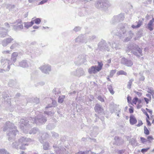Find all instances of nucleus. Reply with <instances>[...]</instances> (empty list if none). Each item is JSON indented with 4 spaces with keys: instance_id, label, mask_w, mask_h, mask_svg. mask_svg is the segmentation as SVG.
<instances>
[{
    "instance_id": "52",
    "label": "nucleus",
    "mask_w": 154,
    "mask_h": 154,
    "mask_svg": "<svg viewBox=\"0 0 154 154\" xmlns=\"http://www.w3.org/2000/svg\"><path fill=\"white\" fill-rule=\"evenodd\" d=\"M97 99L101 102H104V101L103 98L100 96H99L98 97Z\"/></svg>"
},
{
    "instance_id": "19",
    "label": "nucleus",
    "mask_w": 154,
    "mask_h": 154,
    "mask_svg": "<svg viewBox=\"0 0 154 154\" xmlns=\"http://www.w3.org/2000/svg\"><path fill=\"white\" fill-rule=\"evenodd\" d=\"M97 72H99L97 70L96 66H92L88 69V72L90 74H95Z\"/></svg>"
},
{
    "instance_id": "49",
    "label": "nucleus",
    "mask_w": 154,
    "mask_h": 154,
    "mask_svg": "<svg viewBox=\"0 0 154 154\" xmlns=\"http://www.w3.org/2000/svg\"><path fill=\"white\" fill-rule=\"evenodd\" d=\"M138 100V98L137 97H135L133 98L132 100L133 103L135 104H136L137 103Z\"/></svg>"
},
{
    "instance_id": "25",
    "label": "nucleus",
    "mask_w": 154,
    "mask_h": 154,
    "mask_svg": "<svg viewBox=\"0 0 154 154\" xmlns=\"http://www.w3.org/2000/svg\"><path fill=\"white\" fill-rule=\"evenodd\" d=\"M116 16L119 22L123 21L124 19V14L123 13H121L117 15H116Z\"/></svg>"
},
{
    "instance_id": "7",
    "label": "nucleus",
    "mask_w": 154,
    "mask_h": 154,
    "mask_svg": "<svg viewBox=\"0 0 154 154\" xmlns=\"http://www.w3.org/2000/svg\"><path fill=\"white\" fill-rule=\"evenodd\" d=\"M31 139L29 138H27L24 137H21L19 139V143H20L21 146H20L19 149L24 150L26 149V146H28V144L25 143L30 142Z\"/></svg>"
},
{
    "instance_id": "31",
    "label": "nucleus",
    "mask_w": 154,
    "mask_h": 154,
    "mask_svg": "<svg viewBox=\"0 0 154 154\" xmlns=\"http://www.w3.org/2000/svg\"><path fill=\"white\" fill-rule=\"evenodd\" d=\"M97 63L98 64V66H96V68L97 70L99 71L102 69V67L103 66V63L102 62H100L99 61L97 62Z\"/></svg>"
},
{
    "instance_id": "43",
    "label": "nucleus",
    "mask_w": 154,
    "mask_h": 154,
    "mask_svg": "<svg viewBox=\"0 0 154 154\" xmlns=\"http://www.w3.org/2000/svg\"><path fill=\"white\" fill-rule=\"evenodd\" d=\"M51 134H52V136L53 137H54L57 139L59 137V135L57 133L52 131L51 132Z\"/></svg>"
},
{
    "instance_id": "23",
    "label": "nucleus",
    "mask_w": 154,
    "mask_h": 154,
    "mask_svg": "<svg viewBox=\"0 0 154 154\" xmlns=\"http://www.w3.org/2000/svg\"><path fill=\"white\" fill-rule=\"evenodd\" d=\"M154 22V19L152 18V19L150 20L147 24V28L150 31L153 30V28L152 27L153 23Z\"/></svg>"
},
{
    "instance_id": "17",
    "label": "nucleus",
    "mask_w": 154,
    "mask_h": 154,
    "mask_svg": "<svg viewBox=\"0 0 154 154\" xmlns=\"http://www.w3.org/2000/svg\"><path fill=\"white\" fill-rule=\"evenodd\" d=\"M84 57L82 55H79L76 59L75 63V64L79 65L84 63Z\"/></svg>"
},
{
    "instance_id": "6",
    "label": "nucleus",
    "mask_w": 154,
    "mask_h": 154,
    "mask_svg": "<svg viewBox=\"0 0 154 154\" xmlns=\"http://www.w3.org/2000/svg\"><path fill=\"white\" fill-rule=\"evenodd\" d=\"M98 48L100 51H109L110 48L106 42L101 39L98 44Z\"/></svg>"
},
{
    "instance_id": "10",
    "label": "nucleus",
    "mask_w": 154,
    "mask_h": 154,
    "mask_svg": "<svg viewBox=\"0 0 154 154\" xmlns=\"http://www.w3.org/2000/svg\"><path fill=\"white\" fill-rule=\"evenodd\" d=\"M39 68L43 72L46 74H49L51 69V66L49 65L42 66Z\"/></svg>"
},
{
    "instance_id": "12",
    "label": "nucleus",
    "mask_w": 154,
    "mask_h": 154,
    "mask_svg": "<svg viewBox=\"0 0 154 154\" xmlns=\"http://www.w3.org/2000/svg\"><path fill=\"white\" fill-rule=\"evenodd\" d=\"M13 40L14 39L10 36V37L6 38L2 40V44L3 46L6 47L8 44L11 43Z\"/></svg>"
},
{
    "instance_id": "21",
    "label": "nucleus",
    "mask_w": 154,
    "mask_h": 154,
    "mask_svg": "<svg viewBox=\"0 0 154 154\" xmlns=\"http://www.w3.org/2000/svg\"><path fill=\"white\" fill-rule=\"evenodd\" d=\"M137 122V120L135 116L133 115H131L130 117V123L131 125L135 124Z\"/></svg>"
},
{
    "instance_id": "36",
    "label": "nucleus",
    "mask_w": 154,
    "mask_h": 154,
    "mask_svg": "<svg viewBox=\"0 0 154 154\" xmlns=\"http://www.w3.org/2000/svg\"><path fill=\"white\" fill-rule=\"evenodd\" d=\"M33 19V18L32 19V21H33V24L35 23L36 24H38L41 22V20L39 18H37L34 20Z\"/></svg>"
},
{
    "instance_id": "34",
    "label": "nucleus",
    "mask_w": 154,
    "mask_h": 154,
    "mask_svg": "<svg viewBox=\"0 0 154 154\" xmlns=\"http://www.w3.org/2000/svg\"><path fill=\"white\" fill-rule=\"evenodd\" d=\"M44 115L46 114L48 116H53L54 113L53 111H45L44 112Z\"/></svg>"
},
{
    "instance_id": "27",
    "label": "nucleus",
    "mask_w": 154,
    "mask_h": 154,
    "mask_svg": "<svg viewBox=\"0 0 154 154\" xmlns=\"http://www.w3.org/2000/svg\"><path fill=\"white\" fill-rule=\"evenodd\" d=\"M11 146L13 148L18 149L19 148L20 146H21V145L20 143H19V142H15L13 143Z\"/></svg>"
},
{
    "instance_id": "47",
    "label": "nucleus",
    "mask_w": 154,
    "mask_h": 154,
    "mask_svg": "<svg viewBox=\"0 0 154 154\" xmlns=\"http://www.w3.org/2000/svg\"><path fill=\"white\" fill-rule=\"evenodd\" d=\"M147 92L151 94H154V90H153L152 88H148Z\"/></svg>"
},
{
    "instance_id": "54",
    "label": "nucleus",
    "mask_w": 154,
    "mask_h": 154,
    "mask_svg": "<svg viewBox=\"0 0 154 154\" xmlns=\"http://www.w3.org/2000/svg\"><path fill=\"white\" fill-rule=\"evenodd\" d=\"M81 29L80 27L79 26H77L75 27L74 29V30L75 32H78Z\"/></svg>"
},
{
    "instance_id": "9",
    "label": "nucleus",
    "mask_w": 154,
    "mask_h": 154,
    "mask_svg": "<svg viewBox=\"0 0 154 154\" xmlns=\"http://www.w3.org/2000/svg\"><path fill=\"white\" fill-rule=\"evenodd\" d=\"M121 63L127 66H131L133 64V62L131 60L125 57H123L121 58Z\"/></svg>"
},
{
    "instance_id": "44",
    "label": "nucleus",
    "mask_w": 154,
    "mask_h": 154,
    "mask_svg": "<svg viewBox=\"0 0 154 154\" xmlns=\"http://www.w3.org/2000/svg\"><path fill=\"white\" fill-rule=\"evenodd\" d=\"M116 72V70H112L110 71L109 75L108 77H112Z\"/></svg>"
},
{
    "instance_id": "56",
    "label": "nucleus",
    "mask_w": 154,
    "mask_h": 154,
    "mask_svg": "<svg viewBox=\"0 0 154 154\" xmlns=\"http://www.w3.org/2000/svg\"><path fill=\"white\" fill-rule=\"evenodd\" d=\"M147 141H149V142H151L150 141V140H152L153 139V138L152 136H149L147 137Z\"/></svg>"
},
{
    "instance_id": "16",
    "label": "nucleus",
    "mask_w": 154,
    "mask_h": 154,
    "mask_svg": "<svg viewBox=\"0 0 154 154\" xmlns=\"http://www.w3.org/2000/svg\"><path fill=\"white\" fill-rule=\"evenodd\" d=\"M75 42L76 43H86V42L84 39V35L82 34L79 35L75 39Z\"/></svg>"
},
{
    "instance_id": "50",
    "label": "nucleus",
    "mask_w": 154,
    "mask_h": 154,
    "mask_svg": "<svg viewBox=\"0 0 154 154\" xmlns=\"http://www.w3.org/2000/svg\"><path fill=\"white\" fill-rule=\"evenodd\" d=\"M3 98L5 99V100H8L9 98L10 99V98H9V96L7 95H5V93L3 94Z\"/></svg>"
},
{
    "instance_id": "58",
    "label": "nucleus",
    "mask_w": 154,
    "mask_h": 154,
    "mask_svg": "<svg viewBox=\"0 0 154 154\" xmlns=\"http://www.w3.org/2000/svg\"><path fill=\"white\" fill-rule=\"evenodd\" d=\"M128 102L129 103H131V99L130 97L128 96L127 98Z\"/></svg>"
},
{
    "instance_id": "55",
    "label": "nucleus",
    "mask_w": 154,
    "mask_h": 154,
    "mask_svg": "<svg viewBox=\"0 0 154 154\" xmlns=\"http://www.w3.org/2000/svg\"><path fill=\"white\" fill-rule=\"evenodd\" d=\"M110 111L112 113H113V112H115V111H117V109H115L112 107H111L110 109Z\"/></svg>"
},
{
    "instance_id": "45",
    "label": "nucleus",
    "mask_w": 154,
    "mask_h": 154,
    "mask_svg": "<svg viewBox=\"0 0 154 154\" xmlns=\"http://www.w3.org/2000/svg\"><path fill=\"white\" fill-rule=\"evenodd\" d=\"M15 6L14 5H8L7 6V8L9 9L10 11H11L14 9Z\"/></svg>"
},
{
    "instance_id": "11",
    "label": "nucleus",
    "mask_w": 154,
    "mask_h": 154,
    "mask_svg": "<svg viewBox=\"0 0 154 154\" xmlns=\"http://www.w3.org/2000/svg\"><path fill=\"white\" fill-rule=\"evenodd\" d=\"M72 74L78 77H80L85 75V72L82 68L77 69L75 72H72Z\"/></svg>"
},
{
    "instance_id": "28",
    "label": "nucleus",
    "mask_w": 154,
    "mask_h": 154,
    "mask_svg": "<svg viewBox=\"0 0 154 154\" xmlns=\"http://www.w3.org/2000/svg\"><path fill=\"white\" fill-rule=\"evenodd\" d=\"M38 132H39L38 129L37 128H34L31 129L29 131V134H35Z\"/></svg>"
},
{
    "instance_id": "20",
    "label": "nucleus",
    "mask_w": 154,
    "mask_h": 154,
    "mask_svg": "<svg viewBox=\"0 0 154 154\" xmlns=\"http://www.w3.org/2000/svg\"><path fill=\"white\" fill-rule=\"evenodd\" d=\"M19 66L23 68H26L29 66L28 63L26 60H24L19 63Z\"/></svg>"
},
{
    "instance_id": "57",
    "label": "nucleus",
    "mask_w": 154,
    "mask_h": 154,
    "mask_svg": "<svg viewBox=\"0 0 154 154\" xmlns=\"http://www.w3.org/2000/svg\"><path fill=\"white\" fill-rule=\"evenodd\" d=\"M85 12L84 11H82L79 12V15L80 16H84L85 15V13H85Z\"/></svg>"
},
{
    "instance_id": "46",
    "label": "nucleus",
    "mask_w": 154,
    "mask_h": 154,
    "mask_svg": "<svg viewBox=\"0 0 154 154\" xmlns=\"http://www.w3.org/2000/svg\"><path fill=\"white\" fill-rule=\"evenodd\" d=\"M96 38V36L95 35H93L90 36L88 40L89 42L92 41Z\"/></svg>"
},
{
    "instance_id": "35",
    "label": "nucleus",
    "mask_w": 154,
    "mask_h": 154,
    "mask_svg": "<svg viewBox=\"0 0 154 154\" xmlns=\"http://www.w3.org/2000/svg\"><path fill=\"white\" fill-rule=\"evenodd\" d=\"M23 25L20 24L17 26H14V29L17 30H20L23 29Z\"/></svg>"
},
{
    "instance_id": "59",
    "label": "nucleus",
    "mask_w": 154,
    "mask_h": 154,
    "mask_svg": "<svg viewBox=\"0 0 154 154\" xmlns=\"http://www.w3.org/2000/svg\"><path fill=\"white\" fill-rule=\"evenodd\" d=\"M143 124V122L141 120L138 121V123L137 125V127H140Z\"/></svg>"
},
{
    "instance_id": "38",
    "label": "nucleus",
    "mask_w": 154,
    "mask_h": 154,
    "mask_svg": "<svg viewBox=\"0 0 154 154\" xmlns=\"http://www.w3.org/2000/svg\"><path fill=\"white\" fill-rule=\"evenodd\" d=\"M0 154H10L7 150L5 149H0Z\"/></svg>"
},
{
    "instance_id": "40",
    "label": "nucleus",
    "mask_w": 154,
    "mask_h": 154,
    "mask_svg": "<svg viewBox=\"0 0 154 154\" xmlns=\"http://www.w3.org/2000/svg\"><path fill=\"white\" fill-rule=\"evenodd\" d=\"M65 97V96L62 95L60 96L58 98V102L59 103H62L64 100V99Z\"/></svg>"
},
{
    "instance_id": "33",
    "label": "nucleus",
    "mask_w": 154,
    "mask_h": 154,
    "mask_svg": "<svg viewBox=\"0 0 154 154\" xmlns=\"http://www.w3.org/2000/svg\"><path fill=\"white\" fill-rule=\"evenodd\" d=\"M111 22L113 24H115L119 22V21H118V19L117 18L116 16H113Z\"/></svg>"
},
{
    "instance_id": "13",
    "label": "nucleus",
    "mask_w": 154,
    "mask_h": 154,
    "mask_svg": "<svg viewBox=\"0 0 154 154\" xmlns=\"http://www.w3.org/2000/svg\"><path fill=\"white\" fill-rule=\"evenodd\" d=\"M108 43L112 48H115L116 50L119 49L121 48V45L118 42L113 41L111 43L108 42Z\"/></svg>"
},
{
    "instance_id": "15",
    "label": "nucleus",
    "mask_w": 154,
    "mask_h": 154,
    "mask_svg": "<svg viewBox=\"0 0 154 154\" xmlns=\"http://www.w3.org/2000/svg\"><path fill=\"white\" fill-rule=\"evenodd\" d=\"M42 137H41V139H39L40 142L43 144V149L44 150H47L48 149L49 147V143L47 142H44L43 140Z\"/></svg>"
},
{
    "instance_id": "37",
    "label": "nucleus",
    "mask_w": 154,
    "mask_h": 154,
    "mask_svg": "<svg viewBox=\"0 0 154 154\" xmlns=\"http://www.w3.org/2000/svg\"><path fill=\"white\" fill-rule=\"evenodd\" d=\"M19 45V44L17 42H15L14 43L12 44L10 46V48L11 49H13L18 47Z\"/></svg>"
},
{
    "instance_id": "32",
    "label": "nucleus",
    "mask_w": 154,
    "mask_h": 154,
    "mask_svg": "<svg viewBox=\"0 0 154 154\" xmlns=\"http://www.w3.org/2000/svg\"><path fill=\"white\" fill-rule=\"evenodd\" d=\"M130 143L133 146H136L137 145V141L136 140V139L133 138L131 139Z\"/></svg>"
},
{
    "instance_id": "4",
    "label": "nucleus",
    "mask_w": 154,
    "mask_h": 154,
    "mask_svg": "<svg viewBox=\"0 0 154 154\" xmlns=\"http://www.w3.org/2000/svg\"><path fill=\"white\" fill-rule=\"evenodd\" d=\"M129 49L131 51V52L137 57L139 58L143 55L142 48H140L136 44H131L128 47Z\"/></svg>"
},
{
    "instance_id": "64",
    "label": "nucleus",
    "mask_w": 154,
    "mask_h": 154,
    "mask_svg": "<svg viewBox=\"0 0 154 154\" xmlns=\"http://www.w3.org/2000/svg\"><path fill=\"white\" fill-rule=\"evenodd\" d=\"M149 119H147L146 118V121L147 122V125L149 126H150L151 125V123L150 121H149L148 120Z\"/></svg>"
},
{
    "instance_id": "48",
    "label": "nucleus",
    "mask_w": 154,
    "mask_h": 154,
    "mask_svg": "<svg viewBox=\"0 0 154 154\" xmlns=\"http://www.w3.org/2000/svg\"><path fill=\"white\" fill-rule=\"evenodd\" d=\"M144 133L146 135H149V132L145 126L144 127Z\"/></svg>"
},
{
    "instance_id": "14",
    "label": "nucleus",
    "mask_w": 154,
    "mask_h": 154,
    "mask_svg": "<svg viewBox=\"0 0 154 154\" xmlns=\"http://www.w3.org/2000/svg\"><path fill=\"white\" fill-rule=\"evenodd\" d=\"M94 109L96 112L99 113L103 114L104 113L103 107L99 104H96L94 107Z\"/></svg>"
},
{
    "instance_id": "51",
    "label": "nucleus",
    "mask_w": 154,
    "mask_h": 154,
    "mask_svg": "<svg viewBox=\"0 0 154 154\" xmlns=\"http://www.w3.org/2000/svg\"><path fill=\"white\" fill-rule=\"evenodd\" d=\"M140 140L143 143H145V142H146L147 141V139H145L143 137H141Z\"/></svg>"
},
{
    "instance_id": "1",
    "label": "nucleus",
    "mask_w": 154,
    "mask_h": 154,
    "mask_svg": "<svg viewBox=\"0 0 154 154\" xmlns=\"http://www.w3.org/2000/svg\"><path fill=\"white\" fill-rule=\"evenodd\" d=\"M47 118L45 116V115L40 114L36 116L35 118L29 117L28 119H22L20 120L19 124L20 128L24 132V127L29 128L31 127L29 122H30L33 123L35 122L37 125H41L45 124Z\"/></svg>"
},
{
    "instance_id": "26",
    "label": "nucleus",
    "mask_w": 154,
    "mask_h": 154,
    "mask_svg": "<svg viewBox=\"0 0 154 154\" xmlns=\"http://www.w3.org/2000/svg\"><path fill=\"white\" fill-rule=\"evenodd\" d=\"M33 24V21H32L30 22H24V26L27 29L29 28Z\"/></svg>"
},
{
    "instance_id": "22",
    "label": "nucleus",
    "mask_w": 154,
    "mask_h": 154,
    "mask_svg": "<svg viewBox=\"0 0 154 154\" xmlns=\"http://www.w3.org/2000/svg\"><path fill=\"white\" fill-rule=\"evenodd\" d=\"M135 24H137V25H132L131 26V27L133 29L138 28L140 27V26L142 24L143 22L142 21L139 20L138 21H136L135 23Z\"/></svg>"
},
{
    "instance_id": "42",
    "label": "nucleus",
    "mask_w": 154,
    "mask_h": 154,
    "mask_svg": "<svg viewBox=\"0 0 154 154\" xmlns=\"http://www.w3.org/2000/svg\"><path fill=\"white\" fill-rule=\"evenodd\" d=\"M117 74L118 75H127V73L126 72H125L123 70H121L117 72Z\"/></svg>"
},
{
    "instance_id": "8",
    "label": "nucleus",
    "mask_w": 154,
    "mask_h": 154,
    "mask_svg": "<svg viewBox=\"0 0 154 154\" xmlns=\"http://www.w3.org/2000/svg\"><path fill=\"white\" fill-rule=\"evenodd\" d=\"M1 63L4 71H8L10 68V66L12 65L11 62L7 59H2L1 60Z\"/></svg>"
},
{
    "instance_id": "41",
    "label": "nucleus",
    "mask_w": 154,
    "mask_h": 154,
    "mask_svg": "<svg viewBox=\"0 0 154 154\" xmlns=\"http://www.w3.org/2000/svg\"><path fill=\"white\" fill-rule=\"evenodd\" d=\"M107 88L111 94H114V92L113 90V88L112 85H107Z\"/></svg>"
},
{
    "instance_id": "30",
    "label": "nucleus",
    "mask_w": 154,
    "mask_h": 154,
    "mask_svg": "<svg viewBox=\"0 0 154 154\" xmlns=\"http://www.w3.org/2000/svg\"><path fill=\"white\" fill-rule=\"evenodd\" d=\"M114 144L116 145H119L120 144V139L119 137H115L114 138Z\"/></svg>"
},
{
    "instance_id": "39",
    "label": "nucleus",
    "mask_w": 154,
    "mask_h": 154,
    "mask_svg": "<svg viewBox=\"0 0 154 154\" xmlns=\"http://www.w3.org/2000/svg\"><path fill=\"white\" fill-rule=\"evenodd\" d=\"M134 81V79H131L129 80L127 86L128 88L130 89L131 88L132 83Z\"/></svg>"
},
{
    "instance_id": "61",
    "label": "nucleus",
    "mask_w": 154,
    "mask_h": 154,
    "mask_svg": "<svg viewBox=\"0 0 154 154\" xmlns=\"http://www.w3.org/2000/svg\"><path fill=\"white\" fill-rule=\"evenodd\" d=\"M48 0H43L40 2L38 5H42L48 1Z\"/></svg>"
},
{
    "instance_id": "29",
    "label": "nucleus",
    "mask_w": 154,
    "mask_h": 154,
    "mask_svg": "<svg viewBox=\"0 0 154 154\" xmlns=\"http://www.w3.org/2000/svg\"><path fill=\"white\" fill-rule=\"evenodd\" d=\"M52 104L50 105L49 104L48 105V106H46L45 107V109H46L47 108L51 107L52 106L55 107L57 106V102L54 100H52Z\"/></svg>"
},
{
    "instance_id": "2",
    "label": "nucleus",
    "mask_w": 154,
    "mask_h": 154,
    "mask_svg": "<svg viewBox=\"0 0 154 154\" xmlns=\"http://www.w3.org/2000/svg\"><path fill=\"white\" fill-rule=\"evenodd\" d=\"M112 33L118 35L121 38H123L125 36H127L124 39V41L125 42H127L130 41L134 35V33L131 30L127 32L126 29H125V26L122 24L119 25L117 28L112 31Z\"/></svg>"
},
{
    "instance_id": "62",
    "label": "nucleus",
    "mask_w": 154,
    "mask_h": 154,
    "mask_svg": "<svg viewBox=\"0 0 154 154\" xmlns=\"http://www.w3.org/2000/svg\"><path fill=\"white\" fill-rule=\"evenodd\" d=\"M98 127L97 126H94L93 128L94 132H95V133L98 131Z\"/></svg>"
},
{
    "instance_id": "18",
    "label": "nucleus",
    "mask_w": 154,
    "mask_h": 154,
    "mask_svg": "<svg viewBox=\"0 0 154 154\" xmlns=\"http://www.w3.org/2000/svg\"><path fill=\"white\" fill-rule=\"evenodd\" d=\"M8 30L3 27L0 28V37L4 38L7 35Z\"/></svg>"
},
{
    "instance_id": "53",
    "label": "nucleus",
    "mask_w": 154,
    "mask_h": 154,
    "mask_svg": "<svg viewBox=\"0 0 154 154\" xmlns=\"http://www.w3.org/2000/svg\"><path fill=\"white\" fill-rule=\"evenodd\" d=\"M149 149V148H143L141 150V152L143 153H145V152H146Z\"/></svg>"
},
{
    "instance_id": "63",
    "label": "nucleus",
    "mask_w": 154,
    "mask_h": 154,
    "mask_svg": "<svg viewBox=\"0 0 154 154\" xmlns=\"http://www.w3.org/2000/svg\"><path fill=\"white\" fill-rule=\"evenodd\" d=\"M144 99L145 101V102H146V104H147L148 103L149 101H150V100H149V99H148L146 97H144Z\"/></svg>"
},
{
    "instance_id": "5",
    "label": "nucleus",
    "mask_w": 154,
    "mask_h": 154,
    "mask_svg": "<svg viewBox=\"0 0 154 154\" xmlns=\"http://www.w3.org/2000/svg\"><path fill=\"white\" fill-rule=\"evenodd\" d=\"M110 5L109 2L108 0H98L95 4L96 8L102 10L106 9Z\"/></svg>"
},
{
    "instance_id": "60",
    "label": "nucleus",
    "mask_w": 154,
    "mask_h": 154,
    "mask_svg": "<svg viewBox=\"0 0 154 154\" xmlns=\"http://www.w3.org/2000/svg\"><path fill=\"white\" fill-rule=\"evenodd\" d=\"M134 92L139 97H140L142 95V93H141V92H139L138 91H134Z\"/></svg>"
},
{
    "instance_id": "24",
    "label": "nucleus",
    "mask_w": 154,
    "mask_h": 154,
    "mask_svg": "<svg viewBox=\"0 0 154 154\" xmlns=\"http://www.w3.org/2000/svg\"><path fill=\"white\" fill-rule=\"evenodd\" d=\"M18 55V53L17 52H14L12 54L11 60L13 63H15L16 61Z\"/></svg>"
},
{
    "instance_id": "3",
    "label": "nucleus",
    "mask_w": 154,
    "mask_h": 154,
    "mask_svg": "<svg viewBox=\"0 0 154 154\" xmlns=\"http://www.w3.org/2000/svg\"><path fill=\"white\" fill-rule=\"evenodd\" d=\"M16 128V127L12 123L9 121L5 122L4 126L3 131L9 132L7 134L9 140L11 141L14 139L17 132H18Z\"/></svg>"
}]
</instances>
